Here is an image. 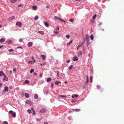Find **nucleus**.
<instances>
[{"mask_svg":"<svg viewBox=\"0 0 124 124\" xmlns=\"http://www.w3.org/2000/svg\"><path fill=\"white\" fill-rule=\"evenodd\" d=\"M73 60L74 61H77L78 60V58L76 56H74L73 58Z\"/></svg>","mask_w":124,"mask_h":124,"instance_id":"obj_6","label":"nucleus"},{"mask_svg":"<svg viewBox=\"0 0 124 124\" xmlns=\"http://www.w3.org/2000/svg\"><path fill=\"white\" fill-rule=\"evenodd\" d=\"M2 75H4V74L2 71H0V76H2Z\"/></svg>","mask_w":124,"mask_h":124,"instance_id":"obj_17","label":"nucleus"},{"mask_svg":"<svg viewBox=\"0 0 124 124\" xmlns=\"http://www.w3.org/2000/svg\"><path fill=\"white\" fill-rule=\"evenodd\" d=\"M33 74L36 76L37 75V73H33Z\"/></svg>","mask_w":124,"mask_h":124,"instance_id":"obj_57","label":"nucleus"},{"mask_svg":"<svg viewBox=\"0 0 124 124\" xmlns=\"http://www.w3.org/2000/svg\"><path fill=\"white\" fill-rule=\"evenodd\" d=\"M53 84L52 83L51 84V86L52 87H53Z\"/></svg>","mask_w":124,"mask_h":124,"instance_id":"obj_61","label":"nucleus"},{"mask_svg":"<svg viewBox=\"0 0 124 124\" xmlns=\"http://www.w3.org/2000/svg\"><path fill=\"white\" fill-rule=\"evenodd\" d=\"M37 8V6L36 5H35L34 6H33L32 7V8L34 10H35Z\"/></svg>","mask_w":124,"mask_h":124,"instance_id":"obj_25","label":"nucleus"},{"mask_svg":"<svg viewBox=\"0 0 124 124\" xmlns=\"http://www.w3.org/2000/svg\"><path fill=\"white\" fill-rule=\"evenodd\" d=\"M59 72L58 71H56V73H57V75L58 77H59Z\"/></svg>","mask_w":124,"mask_h":124,"instance_id":"obj_36","label":"nucleus"},{"mask_svg":"<svg viewBox=\"0 0 124 124\" xmlns=\"http://www.w3.org/2000/svg\"><path fill=\"white\" fill-rule=\"evenodd\" d=\"M25 83L28 84L29 83V80H26L24 82Z\"/></svg>","mask_w":124,"mask_h":124,"instance_id":"obj_30","label":"nucleus"},{"mask_svg":"<svg viewBox=\"0 0 124 124\" xmlns=\"http://www.w3.org/2000/svg\"><path fill=\"white\" fill-rule=\"evenodd\" d=\"M3 123L4 124H8V122L7 121H4L3 122Z\"/></svg>","mask_w":124,"mask_h":124,"instance_id":"obj_42","label":"nucleus"},{"mask_svg":"<svg viewBox=\"0 0 124 124\" xmlns=\"http://www.w3.org/2000/svg\"><path fill=\"white\" fill-rule=\"evenodd\" d=\"M76 101L75 100H72V102H75Z\"/></svg>","mask_w":124,"mask_h":124,"instance_id":"obj_47","label":"nucleus"},{"mask_svg":"<svg viewBox=\"0 0 124 124\" xmlns=\"http://www.w3.org/2000/svg\"><path fill=\"white\" fill-rule=\"evenodd\" d=\"M74 111L76 112H79L81 110V109L78 108H76L74 109Z\"/></svg>","mask_w":124,"mask_h":124,"instance_id":"obj_13","label":"nucleus"},{"mask_svg":"<svg viewBox=\"0 0 124 124\" xmlns=\"http://www.w3.org/2000/svg\"><path fill=\"white\" fill-rule=\"evenodd\" d=\"M104 30V29H101L100 30V31H103Z\"/></svg>","mask_w":124,"mask_h":124,"instance_id":"obj_49","label":"nucleus"},{"mask_svg":"<svg viewBox=\"0 0 124 124\" xmlns=\"http://www.w3.org/2000/svg\"><path fill=\"white\" fill-rule=\"evenodd\" d=\"M51 80L52 79L50 78H48L47 79V81L48 82H50L51 81Z\"/></svg>","mask_w":124,"mask_h":124,"instance_id":"obj_23","label":"nucleus"},{"mask_svg":"<svg viewBox=\"0 0 124 124\" xmlns=\"http://www.w3.org/2000/svg\"><path fill=\"white\" fill-rule=\"evenodd\" d=\"M21 5H19L18 6V8H19L20 7H21Z\"/></svg>","mask_w":124,"mask_h":124,"instance_id":"obj_63","label":"nucleus"},{"mask_svg":"<svg viewBox=\"0 0 124 124\" xmlns=\"http://www.w3.org/2000/svg\"><path fill=\"white\" fill-rule=\"evenodd\" d=\"M13 71H14L15 72L16 71V70L15 68H14L13 69Z\"/></svg>","mask_w":124,"mask_h":124,"instance_id":"obj_55","label":"nucleus"},{"mask_svg":"<svg viewBox=\"0 0 124 124\" xmlns=\"http://www.w3.org/2000/svg\"><path fill=\"white\" fill-rule=\"evenodd\" d=\"M59 97H63V98H64V97L66 98V96H65V95H60L59 96Z\"/></svg>","mask_w":124,"mask_h":124,"instance_id":"obj_40","label":"nucleus"},{"mask_svg":"<svg viewBox=\"0 0 124 124\" xmlns=\"http://www.w3.org/2000/svg\"><path fill=\"white\" fill-rule=\"evenodd\" d=\"M75 96L76 97H78V95H75Z\"/></svg>","mask_w":124,"mask_h":124,"instance_id":"obj_58","label":"nucleus"},{"mask_svg":"<svg viewBox=\"0 0 124 124\" xmlns=\"http://www.w3.org/2000/svg\"><path fill=\"white\" fill-rule=\"evenodd\" d=\"M82 54V53L81 51H80L78 53V56H80Z\"/></svg>","mask_w":124,"mask_h":124,"instance_id":"obj_11","label":"nucleus"},{"mask_svg":"<svg viewBox=\"0 0 124 124\" xmlns=\"http://www.w3.org/2000/svg\"><path fill=\"white\" fill-rule=\"evenodd\" d=\"M31 110L32 111H33V110H34V108H31Z\"/></svg>","mask_w":124,"mask_h":124,"instance_id":"obj_56","label":"nucleus"},{"mask_svg":"<svg viewBox=\"0 0 124 124\" xmlns=\"http://www.w3.org/2000/svg\"><path fill=\"white\" fill-rule=\"evenodd\" d=\"M15 18V16H13L11 17H10L8 19V20H12L13 19H14Z\"/></svg>","mask_w":124,"mask_h":124,"instance_id":"obj_9","label":"nucleus"},{"mask_svg":"<svg viewBox=\"0 0 124 124\" xmlns=\"http://www.w3.org/2000/svg\"><path fill=\"white\" fill-rule=\"evenodd\" d=\"M96 15H94L92 17L93 19H95L96 17Z\"/></svg>","mask_w":124,"mask_h":124,"instance_id":"obj_28","label":"nucleus"},{"mask_svg":"<svg viewBox=\"0 0 124 124\" xmlns=\"http://www.w3.org/2000/svg\"><path fill=\"white\" fill-rule=\"evenodd\" d=\"M5 41V39L4 38H2L0 39V42L1 43L4 42Z\"/></svg>","mask_w":124,"mask_h":124,"instance_id":"obj_12","label":"nucleus"},{"mask_svg":"<svg viewBox=\"0 0 124 124\" xmlns=\"http://www.w3.org/2000/svg\"><path fill=\"white\" fill-rule=\"evenodd\" d=\"M22 39H20L19 41L20 42H21L22 41Z\"/></svg>","mask_w":124,"mask_h":124,"instance_id":"obj_53","label":"nucleus"},{"mask_svg":"<svg viewBox=\"0 0 124 124\" xmlns=\"http://www.w3.org/2000/svg\"><path fill=\"white\" fill-rule=\"evenodd\" d=\"M26 103L30 104L31 103V101H30L29 100L26 101Z\"/></svg>","mask_w":124,"mask_h":124,"instance_id":"obj_20","label":"nucleus"},{"mask_svg":"<svg viewBox=\"0 0 124 124\" xmlns=\"http://www.w3.org/2000/svg\"><path fill=\"white\" fill-rule=\"evenodd\" d=\"M31 58H32V59H33H33H34V57H33V56H32L31 57Z\"/></svg>","mask_w":124,"mask_h":124,"instance_id":"obj_62","label":"nucleus"},{"mask_svg":"<svg viewBox=\"0 0 124 124\" xmlns=\"http://www.w3.org/2000/svg\"><path fill=\"white\" fill-rule=\"evenodd\" d=\"M2 85V84L1 83H0V87H1V86Z\"/></svg>","mask_w":124,"mask_h":124,"instance_id":"obj_59","label":"nucleus"},{"mask_svg":"<svg viewBox=\"0 0 124 124\" xmlns=\"http://www.w3.org/2000/svg\"><path fill=\"white\" fill-rule=\"evenodd\" d=\"M44 124H48V123L47 122H45L44 123Z\"/></svg>","mask_w":124,"mask_h":124,"instance_id":"obj_54","label":"nucleus"},{"mask_svg":"<svg viewBox=\"0 0 124 124\" xmlns=\"http://www.w3.org/2000/svg\"><path fill=\"white\" fill-rule=\"evenodd\" d=\"M73 67V65H71L70 66H69L68 67V69L69 70H71Z\"/></svg>","mask_w":124,"mask_h":124,"instance_id":"obj_24","label":"nucleus"},{"mask_svg":"<svg viewBox=\"0 0 124 124\" xmlns=\"http://www.w3.org/2000/svg\"><path fill=\"white\" fill-rule=\"evenodd\" d=\"M33 115L35 114V111L34 110H33Z\"/></svg>","mask_w":124,"mask_h":124,"instance_id":"obj_46","label":"nucleus"},{"mask_svg":"<svg viewBox=\"0 0 124 124\" xmlns=\"http://www.w3.org/2000/svg\"><path fill=\"white\" fill-rule=\"evenodd\" d=\"M17 0H10L11 2L12 3H14Z\"/></svg>","mask_w":124,"mask_h":124,"instance_id":"obj_22","label":"nucleus"},{"mask_svg":"<svg viewBox=\"0 0 124 124\" xmlns=\"http://www.w3.org/2000/svg\"><path fill=\"white\" fill-rule=\"evenodd\" d=\"M43 60H45L46 58V56L45 55H42L41 56Z\"/></svg>","mask_w":124,"mask_h":124,"instance_id":"obj_16","label":"nucleus"},{"mask_svg":"<svg viewBox=\"0 0 124 124\" xmlns=\"http://www.w3.org/2000/svg\"><path fill=\"white\" fill-rule=\"evenodd\" d=\"M66 37L67 39H69L70 38V36L69 35H66Z\"/></svg>","mask_w":124,"mask_h":124,"instance_id":"obj_44","label":"nucleus"},{"mask_svg":"<svg viewBox=\"0 0 124 124\" xmlns=\"http://www.w3.org/2000/svg\"><path fill=\"white\" fill-rule=\"evenodd\" d=\"M54 18L55 19H58V20H60V21L63 22L64 23H65L66 22L64 20L62 19L61 18H58V17L56 16H55L54 17Z\"/></svg>","mask_w":124,"mask_h":124,"instance_id":"obj_3","label":"nucleus"},{"mask_svg":"<svg viewBox=\"0 0 124 124\" xmlns=\"http://www.w3.org/2000/svg\"><path fill=\"white\" fill-rule=\"evenodd\" d=\"M9 113L10 114H11L14 117H15L16 116V113L14 112L13 111H10L9 112Z\"/></svg>","mask_w":124,"mask_h":124,"instance_id":"obj_2","label":"nucleus"},{"mask_svg":"<svg viewBox=\"0 0 124 124\" xmlns=\"http://www.w3.org/2000/svg\"><path fill=\"white\" fill-rule=\"evenodd\" d=\"M28 63L29 64H33L34 63V62H33L32 61H29L28 62Z\"/></svg>","mask_w":124,"mask_h":124,"instance_id":"obj_31","label":"nucleus"},{"mask_svg":"<svg viewBox=\"0 0 124 124\" xmlns=\"http://www.w3.org/2000/svg\"><path fill=\"white\" fill-rule=\"evenodd\" d=\"M13 86L12 85H11L9 87V88L11 89H12L13 88Z\"/></svg>","mask_w":124,"mask_h":124,"instance_id":"obj_41","label":"nucleus"},{"mask_svg":"<svg viewBox=\"0 0 124 124\" xmlns=\"http://www.w3.org/2000/svg\"><path fill=\"white\" fill-rule=\"evenodd\" d=\"M13 50L12 49H10V50H8V51L9 52H11V51H13Z\"/></svg>","mask_w":124,"mask_h":124,"instance_id":"obj_43","label":"nucleus"},{"mask_svg":"<svg viewBox=\"0 0 124 124\" xmlns=\"http://www.w3.org/2000/svg\"><path fill=\"white\" fill-rule=\"evenodd\" d=\"M89 36L87 35H86L85 36V39L87 41V45H88V43L89 42Z\"/></svg>","mask_w":124,"mask_h":124,"instance_id":"obj_1","label":"nucleus"},{"mask_svg":"<svg viewBox=\"0 0 124 124\" xmlns=\"http://www.w3.org/2000/svg\"><path fill=\"white\" fill-rule=\"evenodd\" d=\"M32 45V43L31 42H29L28 44V46L31 47Z\"/></svg>","mask_w":124,"mask_h":124,"instance_id":"obj_8","label":"nucleus"},{"mask_svg":"<svg viewBox=\"0 0 124 124\" xmlns=\"http://www.w3.org/2000/svg\"><path fill=\"white\" fill-rule=\"evenodd\" d=\"M92 78H93L92 76H91L90 77V82H92Z\"/></svg>","mask_w":124,"mask_h":124,"instance_id":"obj_34","label":"nucleus"},{"mask_svg":"<svg viewBox=\"0 0 124 124\" xmlns=\"http://www.w3.org/2000/svg\"><path fill=\"white\" fill-rule=\"evenodd\" d=\"M39 76V77H42V73H40V74Z\"/></svg>","mask_w":124,"mask_h":124,"instance_id":"obj_48","label":"nucleus"},{"mask_svg":"<svg viewBox=\"0 0 124 124\" xmlns=\"http://www.w3.org/2000/svg\"><path fill=\"white\" fill-rule=\"evenodd\" d=\"M4 75V78H3L4 80L8 81V77L5 74Z\"/></svg>","mask_w":124,"mask_h":124,"instance_id":"obj_5","label":"nucleus"},{"mask_svg":"<svg viewBox=\"0 0 124 124\" xmlns=\"http://www.w3.org/2000/svg\"><path fill=\"white\" fill-rule=\"evenodd\" d=\"M74 21V19H70V21L71 22H73Z\"/></svg>","mask_w":124,"mask_h":124,"instance_id":"obj_35","label":"nucleus"},{"mask_svg":"<svg viewBox=\"0 0 124 124\" xmlns=\"http://www.w3.org/2000/svg\"><path fill=\"white\" fill-rule=\"evenodd\" d=\"M60 83V82H59V81H57L55 82V84H58Z\"/></svg>","mask_w":124,"mask_h":124,"instance_id":"obj_37","label":"nucleus"},{"mask_svg":"<svg viewBox=\"0 0 124 124\" xmlns=\"http://www.w3.org/2000/svg\"><path fill=\"white\" fill-rule=\"evenodd\" d=\"M39 18V17L38 16H36L34 18V20H37Z\"/></svg>","mask_w":124,"mask_h":124,"instance_id":"obj_29","label":"nucleus"},{"mask_svg":"<svg viewBox=\"0 0 124 124\" xmlns=\"http://www.w3.org/2000/svg\"><path fill=\"white\" fill-rule=\"evenodd\" d=\"M70 62V61L69 60H67L66 61V62H67V63H69V62Z\"/></svg>","mask_w":124,"mask_h":124,"instance_id":"obj_51","label":"nucleus"},{"mask_svg":"<svg viewBox=\"0 0 124 124\" xmlns=\"http://www.w3.org/2000/svg\"><path fill=\"white\" fill-rule=\"evenodd\" d=\"M16 25L20 27H21V26L22 25V23L21 22H17L16 23Z\"/></svg>","mask_w":124,"mask_h":124,"instance_id":"obj_4","label":"nucleus"},{"mask_svg":"<svg viewBox=\"0 0 124 124\" xmlns=\"http://www.w3.org/2000/svg\"><path fill=\"white\" fill-rule=\"evenodd\" d=\"M88 81H89L88 77V76H87V80L85 82V84H84V85H87L88 82Z\"/></svg>","mask_w":124,"mask_h":124,"instance_id":"obj_7","label":"nucleus"},{"mask_svg":"<svg viewBox=\"0 0 124 124\" xmlns=\"http://www.w3.org/2000/svg\"><path fill=\"white\" fill-rule=\"evenodd\" d=\"M59 30V28L58 27H57L56 28V30Z\"/></svg>","mask_w":124,"mask_h":124,"instance_id":"obj_50","label":"nucleus"},{"mask_svg":"<svg viewBox=\"0 0 124 124\" xmlns=\"http://www.w3.org/2000/svg\"><path fill=\"white\" fill-rule=\"evenodd\" d=\"M46 111V110L44 108L42 109L40 111V112L41 113H44Z\"/></svg>","mask_w":124,"mask_h":124,"instance_id":"obj_10","label":"nucleus"},{"mask_svg":"<svg viewBox=\"0 0 124 124\" xmlns=\"http://www.w3.org/2000/svg\"><path fill=\"white\" fill-rule=\"evenodd\" d=\"M25 96L26 98H28L29 97V95L28 93H26L25 94Z\"/></svg>","mask_w":124,"mask_h":124,"instance_id":"obj_14","label":"nucleus"},{"mask_svg":"<svg viewBox=\"0 0 124 124\" xmlns=\"http://www.w3.org/2000/svg\"><path fill=\"white\" fill-rule=\"evenodd\" d=\"M82 46V45L79 44L78 46L77 47V49L78 50L79 47Z\"/></svg>","mask_w":124,"mask_h":124,"instance_id":"obj_26","label":"nucleus"},{"mask_svg":"<svg viewBox=\"0 0 124 124\" xmlns=\"http://www.w3.org/2000/svg\"><path fill=\"white\" fill-rule=\"evenodd\" d=\"M27 111L30 114L31 113V110L30 109L28 110Z\"/></svg>","mask_w":124,"mask_h":124,"instance_id":"obj_38","label":"nucleus"},{"mask_svg":"<svg viewBox=\"0 0 124 124\" xmlns=\"http://www.w3.org/2000/svg\"><path fill=\"white\" fill-rule=\"evenodd\" d=\"M72 40H71V41H70V42L68 43L67 44V46H68L69 45H70V44H71L72 43Z\"/></svg>","mask_w":124,"mask_h":124,"instance_id":"obj_32","label":"nucleus"},{"mask_svg":"<svg viewBox=\"0 0 124 124\" xmlns=\"http://www.w3.org/2000/svg\"><path fill=\"white\" fill-rule=\"evenodd\" d=\"M7 43H10L11 42V40H8L7 41Z\"/></svg>","mask_w":124,"mask_h":124,"instance_id":"obj_33","label":"nucleus"},{"mask_svg":"<svg viewBox=\"0 0 124 124\" xmlns=\"http://www.w3.org/2000/svg\"><path fill=\"white\" fill-rule=\"evenodd\" d=\"M33 60L34 62V63H35L36 62V60L34 59H33Z\"/></svg>","mask_w":124,"mask_h":124,"instance_id":"obj_60","label":"nucleus"},{"mask_svg":"<svg viewBox=\"0 0 124 124\" xmlns=\"http://www.w3.org/2000/svg\"><path fill=\"white\" fill-rule=\"evenodd\" d=\"M38 33H40L41 34L43 35L44 34V31H39L38 32Z\"/></svg>","mask_w":124,"mask_h":124,"instance_id":"obj_19","label":"nucleus"},{"mask_svg":"<svg viewBox=\"0 0 124 124\" xmlns=\"http://www.w3.org/2000/svg\"><path fill=\"white\" fill-rule=\"evenodd\" d=\"M4 90H5L7 92H8V88L7 86H6L4 88Z\"/></svg>","mask_w":124,"mask_h":124,"instance_id":"obj_15","label":"nucleus"},{"mask_svg":"<svg viewBox=\"0 0 124 124\" xmlns=\"http://www.w3.org/2000/svg\"><path fill=\"white\" fill-rule=\"evenodd\" d=\"M2 26V25L0 24V28H1Z\"/></svg>","mask_w":124,"mask_h":124,"instance_id":"obj_64","label":"nucleus"},{"mask_svg":"<svg viewBox=\"0 0 124 124\" xmlns=\"http://www.w3.org/2000/svg\"><path fill=\"white\" fill-rule=\"evenodd\" d=\"M41 120V119H39L38 118H37V120L38 121H39Z\"/></svg>","mask_w":124,"mask_h":124,"instance_id":"obj_45","label":"nucleus"},{"mask_svg":"<svg viewBox=\"0 0 124 124\" xmlns=\"http://www.w3.org/2000/svg\"><path fill=\"white\" fill-rule=\"evenodd\" d=\"M34 70L33 69H31V70H30V73H32V72H34Z\"/></svg>","mask_w":124,"mask_h":124,"instance_id":"obj_39","label":"nucleus"},{"mask_svg":"<svg viewBox=\"0 0 124 124\" xmlns=\"http://www.w3.org/2000/svg\"><path fill=\"white\" fill-rule=\"evenodd\" d=\"M54 33H56V34H58V31H55L54 32Z\"/></svg>","mask_w":124,"mask_h":124,"instance_id":"obj_52","label":"nucleus"},{"mask_svg":"<svg viewBox=\"0 0 124 124\" xmlns=\"http://www.w3.org/2000/svg\"><path fill=\"white\" fill-rule=\"evenodd\" d=\"M44 24L45 25L46 27H48V25H49L48 23H47L46 22H45L44 23Z\"/></svg>","mask_w":124,"mask_h":124,"instance_id":"obj_21","label":"nucleus"},{"mask_svg":"<svg viewBox=\"0 0 124 124\" xmlns=\"http://www.w3.org/2000/svg\"><path fill=\"white\" fill-rule=\"evenodd\" d=\"M93 35H91L90 36V38L91 40H93Z\"/></svg>","mask_w":124,"mask_h":124,"instance_id":"obj_27","label":"nucleus"},{"mask_svg":"<svg viewBox=\"0 0 124 124\" xmlns=\"http://www.w3.org/2000/svg\"><path fill=\"white\" fill-rule=\"evenodd\" d=\"M34 98L35 99H37L38 98V96L37 94H35L34 96Z\"/></svg>","mask_w":124,"mask_h":124,"instance_id":"obj_18","label":"nucleus"}]
</instances>
